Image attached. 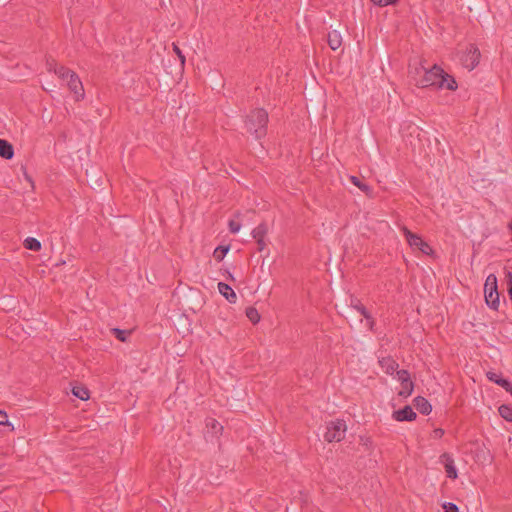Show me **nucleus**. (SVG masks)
<instances>
[{
	"label": "nucleus",
	"instance_id": "obj_1",
	"mask_svg": "<svg viewBox=\"0 0 512 512\" xmlns=\"http://www.w3.org/2000/svg\"><path fill=\"white\" fill-rule=\"evenodd\" d=\"M418 86H436L437 88L455 90L457 88V83L453 77L444 73V71L438 66L433 65L427 67L423 78L418 81Z\"/></svg>",
	"mask_w": 512,
	"mask_h": 512
},
{
	"label": "nucleus",
	"instance_id": "obj_2",
	"mask_svg": "<svg viewBox=\"0 0 512 512\" xmlns=\"http://www.w3.org/2000/svg\"><path fill=\"white\" fill-rule=\"evenodd\" d=\"M268 121V114L262 109H257L251 113L247 121V128L257 138L264 135L265 126Z\"/></svg>",
	"mask_w": 512,
	"mask_h": 512
},
{
	"label": "nucleus",
	"instance_id": "obj_3",
	"mask_svg": "<svg viewBox=\"0 0 512 512\" xmlns=\"http://www.w3.org/2000/svg\"><path fill=\"white\" fill-rule=\"evenodd\" d=\"M484 297L486 304L496 310L499 307V293L497 290V278L494 274L487 276L484 284Z\"/></svg>",
	"mask_w": 512,
	"mask_h": 512
},
{
	"label": "nucleus",
	"instance_id": "obj_4",
	"mask_svg": "<svg viewBox=\"0 0 512 512\" xmlns=\"http://www.w3.org/2000/svg\"><path fill=\"white\" fill-rule=\"evenodd\" d=\"M461 64L468 70H473L479 63L481 53L477 46L469 44L458 52Z\"/></svg>",
	"mask_w": 512,
	"mask_h": 512
},
{
	"label": "nucleus",
	"instance_id": "obj_5",
	"mask_svg": "<svg viewBox=\"0 0 512 512\" xmlns=\"http://www.w3.org/2000/svg\"><path fill=\"white\" fill-rule=\"evenodd\" d=\"M347 431V425L342 420L332 421L327 425V431L324 438L328 442H339L345 437Z\"/></svg>",
	"mask_w": 512,
	"mask_h": 512
},
{
	"label": "nucleus",
	"instance_id": "obj_6",
	"mask_svg": "<svg viewBox=\"0 0 512 512\" xmlns=\"http://www.w3.org/2000/svg\"><path fill=\"white\" fill-rule=\"evenodd\" d=\"M402 231L406 237L407 243L414 251H419L425 255L432 253L431 247L419 235L411 232L406 227H403Z\"/></svg>",
	"mask_w": 512,
	"mask_h": 512
},
{
	"label": "nucleus",
	"instance_id": "obj_7",
	"mask_svg": "<svg viewBox=\"0 0 512 512\" xmlns=\"http://www.w3.org/2000/svg\"><path fill=\"white\" fill-rule=\"evenodd\" d=\"M397 380L400 382L401 387L398 390V395L401 397H408L412 394L414 385L407 371L401 370L397 372Z\"/></svg>",
	"mask_w": 512,
	"mask_h": 512
},
{
	"label": "nucleus",
	"instance_id": "obj_8",
	"mask_svg": "<svg viewBox=\"0 0 512 512\" xmlns=\"http://www.w3.org/2000/svg\"><path fill=\"white\" fill-rule=\"evenodd\" d=\"M426 69L427 66L424 65L421 59L414 60L412 63H410L408 74L416 83V85H418V81L423 78Z\"/></svg>",
	"mask_w": 512,
	"mask_h": 512
},
{
	"label": "nucleus",
	"instance_id": "obj_9",
	"mask_svg": "<svg viewBox=\"0 0 512 512\" xmlns=\"http://www.w3.org/2000/svg\"><path fill=\"white\" fill-rule=\"evenodd\" d=\"M439 461L443 464L447 477L456 479L458 477L457 469L453 457L449 453H443Z\"/></svg>",
	"mask_w": 512,
	"mask_h": 512
},
{
	"label": "nucleus",
	"instance_id": "obj_10",
	"mask_svg": "<svg viewBox=\"0 0 512 512\" xmlns=\"http://www.w3.org/2000/svg\"><path fill=\"white\" fill-rule=\"evenodd\" d=\"M69 89L74 93L76 100H81L84 97L83 85L78 76L73 72L70 74V78L67 80Z\"/></svg>",
	"mask_w": 512,
	"mask_h": 512
},
{
	"label": "nucleus",
	"instance_id": "obj_11",
	"mask_svg": "<svg viewBox=\"0 0 512 512\" xmlns=\"http://www.w3.org/2000/svg\"><path fill=\"white\" fill-rule=\"evenodd\" d=\"M416 417V413L410 406H405L404 408L396 410L392 413V418L398 422L414 421Z\"/></svg>",
	"mask_w": 512,
	"mask_h": 512
},
{
	"label": "nucleus",
	"instance_id": "obj_12",
	"mask_svg": "<svg viewBox=\"0 0 512 512\" xmlns=\"http://www.w3.org/2000/svg\"><path fill=\"white\" fill-rule=\"evenodd\" d=\"M218 291L227 301L236 303L237 295L228 284L222 282L218 283Z\"/></svg>",
	"mask_w": 512,
	"mask_h": 512
},
{
	"label": "nucleus",
	"instance_id": "obj_13",
	"mask_svg": "<svg viewBox=\"0 0 512 512\" xmlns=\"http://www.w3.org/2000/svg\"><path fill=\"white\" fill-rule=\"evenodd\" d=\"M413 403L415 408L422 414L428 415L432 410L430 403L423 397L418 396L414 398Z\"/></svg>",
	"mask_w": 512,
	"mask_h": 512
},
{
	"label": "nucleus",
	"instance_id": "obj_14",
	"mask_svg": "<svg viewBox=\"0 0 512 512\" xmlns=\"http://www.w3.org/2000/svg\"><path fill=\"white\" fill-rule=\"evenodd\" d=\"M487 377L490 381L495 382L496 384L505 388L507 391L512 392V387L510 383L507 380L501 378L497 373L489 371L487 372Z\"/></svg>",
	"mask_w": 512,
	"mask_h": 512
},
{
	"label": "nucleus",
	"instance_id": "obj_15",
	"mask_svg": "<svg viewBox=\"0 0 512 512\" xmlns=\"http://www.w3.org/2000/svg\"><path fill=\"white\" fill-rule=\"evenodd\" d=\"M14 155L12 145L6 140L0 139V156L5 159H11Z\"/></svg>",
	"mask_w": 512,
	"mask_h": 512
},
{
	"label": "nucleus",
	"instance_id": "obj_16",
	"mask_svg": "<svg viewBox=\"0 0 512 512\" xmlns=\"http://www.w3.org/2000/svg\"><path fill=\"white\" fill-rule=\"evenodd\" d=\"M328 44L332 50H337L338 48L341 47L342 37L338 31L334 30L329 33Z\"/></svg>",
	"mask_w": 512,
	"mask_h": 512
},
{
	"label": "nucleus",
	"instance_id": "obj_17",
	"mask_svg": "<svg viewBox=\"0 0 512 512\" xmlns=\"http://www.w3.org/2000/svg\"><path fill=\"white\" fill-rule=\"evenodd\" d=\"M242 214L240 212L235 213L234 218L228 222L229 230L231 233H238L241 229L240 218Z\"/></svg>",
	"mask_w": 512,
	"mask_h": 512
},
{
	"label": "nucleus",
	"instance_id": "obj_18",
	"mask_svg": "<svg viewBox=\"0 0 512 512\" xmlns=\"http://www.w3.org/2000/svg\"><path fill=\"white\" fill-rule=\"evenodd\" d=\"M23 245L26 249L32 251H40L42 247L41 242L33 237H27L24 240Z\"/></svg>",
	"mask_w": 512,
	"mask_h": 512
},
{
	"label": "nucleus",
	"instance_id": "obj_19",
	"mask_svg": "<svg viewBox=\"0 0 512 512\" xmlns=\"http://www.w3.org/2000/svg\"><path fill=\"white\" fill-rule=\"evenodd\" d=\"M267 233V228L264 225H259L258 227L252 230V237L257 240L258 243H262L265 235Z\"/></svg>",
	"mask_w": 512,
	"mask_h": 512
},
{
	"label": "nucleus",
	"instance_id": "obj_20",
	"mask_svg": "<svg viewBox=\"0 0 512 512\" xmlns=\"http://www.w3.org/2000/svg\"><path fill=\"white\" fill-rule=\"evenodd\" d=\"M380 363L382 369L388 374L393 373L398 367L397 363L392 359H383Z\"/></svg>",
	"mask_w": 512,
	"mask_h": 512
},
{
	"label": "nucleus",
	"instance_id": "obj_21",
	"mask_svg": "<svg viewBox=\"0 0 512 512\" xmlns=\"http://www.w3.org/2000/svg\"><path fill=\"white\" fill-rule=\"evenodd\" d=\"M72 393L81 400H88L90 397L88 389L82 386L73 387Z\"/></svg>",
	"mask_w": 512,
	"mask_h": 512
},
{
	"label": "nucleus",
	"instance_id": "obj_22",
	"mask_svg": "<svg viewBox=\"0 0 512 512\" xmlns=\"http://www.w3.org/2000/svg\"><path fill=\"white\" fill-rule=\"evenodd\" d=\"M53 70L55 74H57L60 78L64 80H68L70 78V74H73V72L63 66H57L54 65Z\"/></svg>",
	"mask_w": 512,
	"mask_h": 512
},
{
	"label": "nucleus",
	"instance_id": "obj_23",
	"mask_svg": "<svg viewBox=\"0 0 512 512\" xmlns=\"http://www.w3.org/2000/svg\"><path fill=\"white\" fill-rule=\"evenodd\" d=\"M246 316L254 324L258 323L261 318L259 312L254 307H249L246 309Z\"/></svg>",
	"mask_w": 512,
	"mask_h": 512
},
{
	"label": "nucleus",
	"instance_id": "obj_24",
	"mask_svg": "<svg viewBox=\"0 0 512 512\" xmlns=\"http://www.w3.org/2000/svg\"><path fill=\"white\" fill-rule=\"evenodd\" d=\"M230 250V247L229 246H219L217 247L214 252H213V256L215 259H217L218 261H221L223 260V258L225 257V255L229 252Z\"/></svg>",
	"mask_w": 512,
	"mask_h": 512
},
{
	"label": "nucleus",
	"instance_id": "obj_25",
	"mask_svg": "<svg viewBox=\"0 0 512 512\" xmlns=\"http://www.w3.org/2000/svg\"><path fill=\"white\" fill-rule=\"evenodd\" d=\"M499 414L507 421H512V407L502 405L499 407Z\"/></svg>",
	"mask_w": 512,
	"mask_h": 512
},
{
	"label": "nucleus",
	"instance_id": "obj_26",
	"mask_svg": "<svg viewBox=\"0 0 512 512\" xmlns=\"http://www.w3.org/2000/svg\"><path fill=\"white\" fill-rule=\"evenodd\" d=\"M7 426L10 428V430H14V425L8 420V415L6 412L0 410V426Z\"/></svg>",
	"mask_w": 512,
	"mask_h": 512
},
{
	"label": "nucleus",
	"instance_id": "obj_27",
	"mask_svg": "<svg viewBox=\"0 0 512 512\" xmlns=\"http://www.w3.org/2000/svg\"><path fill=\"white\" fill-rule=\"evenodd\" d=\"M442 508L445 512H459L458 507L454 503L450 502L444 503Z\"/></svg>",
	"mask_w": 512,
	"mask_h": 512
},
{
	"label": "nucleus",
	"instance_id": "obj_28",
	"mask_svg": "<svg viewBox=\"0 0 512 512\" xmlns=\"http://www.w3.org/2000/svg\"><path fill=\"white\" fill-rule=\"evenodd\" d=\"M173 51L175 52V54L179 58L181 66L184 67L185 56L182 54L181 50L179 49V47L176 44H173Z\"/></svg>",
	"mask_w": 512,
	"mask_h": 512
},
{
	"label": "nucleus",
	"instance_id": "obj_29",
	"mask_svg": "<svg viewBox=\"0 0 512 512\" xmlns=\"http://www.w3.org/2000/svg\"><path fill=\"white\" fill-rule=\"evenodd\" d=\"M114 335L121 341H125L127 337V333L125 331L119 329H113Z\"/></svg>",
	"mask_w": 512,
	"mask_h": 512
},
{
	"label": "nucleus",
	"instance_id": "obj_30",
	"mask_svg": "<svg viewBox=\"0 0 512 512\" xmlns=\"http://www.w3.org/2000/svg\"><path fill=\"white\" fill-rule=\"evenodd\" d=\"M507 278H508V294L510 296V298L512 299V273L509 272L507 274Z\"/></svg>",
	"mask_w": 512,
	"mask_h": 512
},
{
	"label": "nucleus",
	"instance_id": "obj_31",
	"mask_svg": "<svg viewBox=\"0 0 512 512\" xmlns=\"http://www.w3.org/2000/svg\"><path fill=\"white\" fill-rule=\"evenodd\" d=\"M210 424L215 433H218L222 429V426L215 420H212Z\"/></svg>",
	"mask_w": 512,
	"mask_h": 512
},
{
	"label": "nucleus",
	"instance_id": "obj_32",
	"mask_svg": "<svg viewBox=\"0 0 512 512\" xmlns=\"http://www.w3.org/2000/svg\"><path fill=\"white\" fill-rule=\"evenodd\" d=\"M358 188L368 195L371 193L370 187L367 186L366 184L361 183Z\"/></svg>",
	"mask_w": 512,
	"mask_h": 512
},
{
	"label": "nucleus",
	"instance_id": "obj_33",
	"mask_svg": "<svg viewBox=\"0 0 512 512\" xmlns=\"http://www.w3.org/2000/svg\"><path fill=\"white\" fill-rule=\"evenodd\" d=\"M444 434V431L440 428H437L433 431V437L434 438H441Z\"/></svg>",
	"mask_w": 512,
	"mask_h": 512
},
{
	"label": "nucleus",
	"instance_id": "obj_34",
	"mask_svg": "<svg viewBox=\"0 0 512 512\" xmlns=\"http://www.w3.org/2000/svg\"><path fill=\"white\" fill-rule=\"evenodd\" d=\"M350 180H351V182H352L355 186H357V187H359V186H360V184L362 183V182H360V181H359V179H358L357 177H355V176H351V177H350Z\"/></svg>",
	"mask_w": 512,
	"mask_h": 512
},
{
	"label": "nucleus",
	"instance_id": "obj_35",
	"mask_svg": "<svg viewBox=\"0 0 512 512\" xmlns=\"http://www.w3.org/2000/svg\"><path fill=\"white\" fill-rule=\"evenodd\" d=\"M258 244H259V248H260V250H262V249H263V247H264V241L262 240V243H258Z\"/></svg>",
	"mask_w": 512,
	"mask_h": 512
},
{
	"label": "nucleus",
	"instance_id": "obj_36",
	"mask_svg": "<svg viewBox=\"0 0 512 512\" xmlns=\"http://www.w3.org/2000/svg\"><path fill=\"white\" fill-rule=\"evenodd\" d=\"M510 229H511V231H512V223L510 224Z\"/></svg>",
	"mask_w": 512,
	"mask_h": 512
}]
</instances>
